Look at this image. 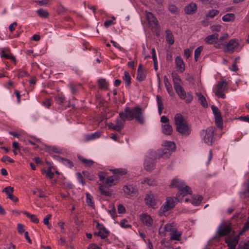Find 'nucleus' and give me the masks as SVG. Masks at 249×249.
<instances>
[{"label":"nucleus","instance_id":"obj_1","mask_svg":"<svg viewBox=\"0 0 249 249\" xmlns=\"http://www.w3.org/2000/svg\"><path fill=\"white\" fill-rule=\"evenodd\" d=\"M119 116L120 118L116 119L114 123H108L109 129L120 131L124 127V122L126 120H132L135 118L141 124L144 122L142 109L138 107L133 108L126 107L124 112L119 113Z\"/></svg>","mask_w":249,"mask_h":249},{"label":"nucleus","instance_id":"obj_2","mask_svg":"<svg viewBox=\"0 0 249 249\" xmlns=\"http://www.w3.org/2000/svg\"><path fill=\"white\" fill-rule=\"evenodd\" d=\"M170 186V187L177 188L178 190V193L177 194L175 199L179 202H181L182 201V198L180 197V195L182 194V192L184 193L185 195L192 193L191 188L185 184L183 180L178 178H175L173 179Z\"/></svg>","mask_w":249,"mask_h":249},{"label":"nucleus","instance_id":"obj_3","mask_svg":"<svg viewBox=\"0 0 249 249\" xmlns=\"http://www.w3.org/2000/svg\"><path fill=\"white\" fill-rule=\"evenodd\" d=\"M175 123L177 131L182 135H188L191 130L187 121L180 114H177L174 117Z\"/></svg>","mask_w":249,"mask_h":249},{"label":"nucleus","instance_id":"obj_4","mask_svg":"<svg viewBox=\"0 0 249 249\" xmlns=\"http://www.w3.org/2000/svg\"><path fill=\"white\" fill-rule=\"evenodd\" d=\"M229 89V85L225 79L219 81L213 89L215 95L222 99L226 98L225 92Z\"/></svg>","mask_w":249,"mask_h":249},{"label":"nucleus","instance_id":"obj_5","mask_svg":"<svg viewBox=\"0 0 249 249\" xmlns=\"http://www.w3.org/2000/svg\"><path fill=\"white\" fill-rule=\"evenodd\" d=\"M214 130V127L211 126L200 132V136L204 142L209 145L212 144Z\"/></svg>","mask_w":249,"mask_h":249},{"label":"nucleus","instance_id":"obj_6","mask_svg":"<svg viewBox=\"0 0 249 249\" xmlns=\"http://www.w3.org/2000/svg\"><path fill=\"white\" fill-rule=\"evenodd\" d=\"M231 230V226L230 224H228L226 222H223L217 229L216 236L221 237L226 236L230 233Z\"/></svg>","mask_w":249,"mask_h":249},{"label":"nucleus","instance_id":"obj_7","mask_svg":"<svg viewBox=\"0 0 249 249\" xmlns=\"http://www.w3.org/2000/svg\"><path fill=\"white\" fill-rule=\"evenodd\" d=\"M175 206L174 198L172 197H167L164 204L161 207L160 210V214L163 215L164 213L170 210Z\"/></svg>","mask_w":249,"mask_h":249},{"label":"nucleus","instance_id":"obj_8","mask_svg":"<svg viewBox=\"0 0 249 249\" xmlns=\"http://www.w3.org/2000/svg\"><path fill=\"white\" fill-rule=\"evenodd\" d=\"M239 48V43L238 40L236 39H232L229 41L228 43L225 47V52L231 53L237 50Z\"/></svg>","mask_w":249,"mask_h":249},{"label":"nucleus","instance_id":"obj_9","mask_svg":"<svg viewBox=\"0 0 249 249\" xmlns=\"http://www.w3.org/2000/svg\"><path fill=\"white\" fill-rule=\"evenodd\" d=\"M212 109L214 115L216 125L220 129L223 127V120L221 115V112L218 108L214 106H212Z\"/></svg>","mask_w":249,"mask_h":249},{"label":"nucleus","instance_id":"obj_10","mask_svg":"<svg viewBox=\"0 0 249 249\" xmlns=\"http://www.w3.org/2000/svg\"><path fill=\"white\" fill-rule=\"evenodd\" d=\"M232 235L226 238L225 242L230 247L228 249H235L236 246L238 243L239 236Z\"/></svg>","mask_w":249,"mask_h":249},{"label":"nucleus","instance_id":"obj_11","mask_svg":"<svg viewBox=\"0 0 249 249\" xmlns=\"http://www.w3.org/2000/svg\"><path fill=\"white\" fill-rule=\"evenodd\" d=\"M144 201L145 204L148 207L152 208H156L157 201L154 195L151 192H149L146 195Z\"/></svg>","mask_w":249,"mask_h":249},{"label":"nucleus","instance_id":"obj_12","mask_svg":"<svg viewBox=\"0 0 249 249\" xmlns=\"http://www.w3.org/2000/svg\"><path fill=\"white\" fill-rule=\"evenodd\" d=\"M146 18L149 25L152 28H158L159 22L156 17L151 13L145 12Z\"/></svg>","mask_w":249,"mask_h":249},{"label":"nucleus","instance_id":"obj_13","mask_svg":"<svg viewBox=\"0 0 249 249\" xmlns=\"http://www.w3.org/2000/svg\"><path fill=\"white\" fill-rule=\"evenodd\" d=\"M174 225L173 223L166 224L163 227L162 226L159 229V234L161 237H164L166 236V232H170L171 233L174 230Z\"/></svg>","mask_w":249,"mask_h":249},{"label":"nucleus","instance_id":"obj_14","mask_svg":"<svg viewBox=\"0 0 249 249\" xmlns=\"http://www.w3.org/2000/svg\"><path fill=\"white\" fill-rule=\"evenodd\" d=\"M123 191L126 197L133 196L137 192V189L133 185L129 184L124 185L123 188Z\"/></svg>","mask_w":249,"mask_h":249},{"label":"nucleus","instance_id":"obj_15","mask_svg":"<svg viewBox=\"0 0 249 249\" xmlns=\"http://www.w3.org/2000/svg\"><path fill=\"white\" fill-rule=\"evenodd\" d=\"M176 69L178 72L182 73L185 70V64L180 56H177L175 58Z\"/></svg>","mask_w":249,"mask_h":249},{"label":"nucleus","instance_id":"obj_16","mask_svg":"<svg viewBox=\"0 0 249 249\" xmlns=\"http://www.w3.org/2000/svg\"><path fill=\"white\" fill-rule=\"evenodd\" d=\"M140 218L142 222L147 226H151L153 224V219L150 215L146 213L140 215Z\"/></svg>","mask_w":249,"mask_h":249},{"label":"nucleus","instance_id":"obj_17","mask_svg":"<svg viewBox=\"0 0 249 249\" xmlns=\"http://www.w3.org/2000/svg\"><path fill=\"white\" fill-rule=\"evenodd\" d=\"M120 179L119 177L117 175H114L112 176L107 177L105 180V183L108 186H112L118 183Z\"/></svg>","mask_w":249,"mask_h":249},{"label":"nucleus","instance_id":"obj_18","mask_svg":"<svg viewBox=\"0 0 249 249\" xmlns=\"http://www.w3.org/2000/svg\"><path fill=\"white\" fill-rule=\"evenodd\" d=\"M182 234V232L181 231L175 229V230L170 233V240L171 241H179L181 239Z\"/></svg>","mask_w":249,"mask_h":249},{"label":"nucleus","instance_id":"obj_19","mask_svg":"<svg viewBox=\"0 0 249 249\" xmlns=\"http://www.w3.org/2000/svg\"><path fill=\"white\" fill-rule=\"evenodd\" d=\"M154 160L151 158H146L144 162V168L146 171H151L155 168Z\"/></svg>","mask_w":249,"mask_h":249},{"label":"nucleus","instance_id":"obj_20","mask_svg":"<svg viewBox=\"0 0 249 249\" xmlns=\"http://www.w3.org/2000/svg\"><path fill=\"white\" fill-rule=\"evenodd\" d=\"M146 78V71L142 68V65L140 64L137 70L136 79L139 82H142Z\"/></svg>","mask_w":249,"mask_h":249},{"label":"nucleus","instance_id":"obj_21","mask_svg":"<svg viewBox=\"0 0 249 249\" xmlns=\"http://www.w3.org/2000/svg\"><path fill=\"white\" fill-rule=\"evenodd\" d=\"M197 9L196 3L192 2L185 6L184 11L187 14L192 15L196 12Z\"/></svg>","mask_w":249,"mask_h":249},{"label":"nucleus","instance_id":"obj_22","mask_svg":"<svg viewBox=\"0 0 249 249\" xmlns=\"http://www.w3.org/2000/svg\"><path fill=\"white\" fill-rule=\"evenodd\" d=\"M54 173L57 175L59 174L58 171L53 165V164L48 162V177H49L50 178H53Z\"/></svg>","mask_w":249,"mask_h":249},{"label":"nucleus","instance_id":"obj_23","mask_svg":"<svg viewBox=\"0 0 249 249\" xmlns=\"http://www.w3.org/2000/svg\"><path fill=\"white\" fill-rule=\"evenodd\" d=\"M202 199V197L200 196H193L191 199L185 198V201L186 202H190L191 204L195 206L198 205Z\"/></svg>","mask_w":249,"mask_h":249},{"label":"nucleus","instance_id":"obj_24","mask_svg":"<svg viewBox=\"0 0 249 249\" xmlns=\"http://www.w3.org/2000/svg\"><path fill=\"white\" fill-rule=\"evenodd\" d=\"M218 34H214L213 35L207 36L205 38V41L206 43L209 44H213L217 42L218 40Z\"/></svg>","mask_w":249,"mask_h":249},{"label":"nucleus","instance_id":"obj_25","mask_svg":"<svg viewBox=\"0 0 249 249\" xmlns=\"http://www.w3.org/2000/svg\"><path fill=\"white\" fill-rule=\"evenodd\" d=\"M161 127L163 133L165 135L171 134L173 129L172 126L169 124H162Z\"/></svg>","mask_w":249,"mask_h":249},{"label":"nucleus","instance_id":"obj_26","mask_svg":"<svg viewBox=\"0 0 249 249\" xmlns=\"http://www.w3.org/2000/svg\"><path fill=\"white\" fill-rule=\"evenodd\" d=\"M170 155V152H169L168 149L166 148H163L162 150L159 151L158 157V158H168Z\"/></svg>","mask_w":249,"mask_h":249},{"label":"nucleus","instance_id":"obj_27","mask_svg":"<svg viewBox=\"0 0 249 249\" xmlns=\"http://www.w3.org/2000/svg\"><path fill=\"white\" fill-rule=\"evenodd\" d=\"M78 158L86 167H91L94 163L92 160L87 159L81 156H78Z\"/></svg>","mask_w":249,"mask_h":249},{"label":"nucleus","instance_id":"obj_28","mask_svg":"<svg viewBox=\"0 0 249 249\" xmlns=\"http://www.w3.org/2000/svg\"><path fill=\"white\" fill-rule=\"evenodd\" d=\"M163 81L166 89L169 94H171L172 93V86L170 83L167 76L165 75L163 77Z\"/></svg>","mask_w":249,"mask_h":249},{"label":"nucleus","instance_id":"obj_29","mask_svg":"<svg viewBox=\"0 0 249 249\" xmlns=\"http://www.w3.org/2000/svg\"><path fill=\"white\" fill-rule=\"evenodd\" d=\"M174 89L180 99L184 98V94H185L186 93L180 85H176L174 86Z\"/></svg>","mask_w":249,"mask_h":249},{"label":"nucleus","instance_id":"obj_30","mask_svg":"<svg viewBox=\"0 0 249 249\" xmlns=\"http://www.w3.org/2000/svg\"><path fill=\"white\" fill-rule=\"evenodd\" d=\"M196 95L197 96L198 101L201 104V105L204 107H207L208 104L204 96L201 93L199 92H197Z\"/></svg>","mask_w":249,"mask_h":249},{"label":"nucleus","instance_id":"obj_31","mask_svg":"<svg viewBox=\"0 0 249 249\" xmlns=\"http://www.w3.org/2000/svg\"><path fill=\"white\" fill-rule=\"evenodd\" d=\"M99 189L100 191V193L103 195L109 196L112 195L111 191L110 190L106 188L103 185H99Z\"/></svg>","mask_w":249,"mask_h":249},{"label":"nucleus","instance_id":"obj_32","mask_svg":"<svg viewBox=\"0 0 249 249\" xmlns=\"http://www.w3.org/2000/svg\"><path fill=\"white\" fill-rule=\"evenodd\" d=\"M163 145L165 147L164 148H166L170 152L171 151H173L176 148L175 144L173 142H164L163 143Z\"/></svg>","mask_w":249,"mask_h":249},{"label":"nucleus","instance_id":"obj_33","mask_svg":"<svg viewBox=\"0 0 249 249\" xmlns=\"http://www.w3.org/2000/svg\"><path fill=\"white\" fill-rule=\"evenodd\" d=\"M235 19V15L232 13H228L224 15L222 18V20L225 22L232 21Z\"/></svg>","mask_w":249,"mask_h":249},{"label":"nucleus","instance_id":"obj_34","mask_svg":"<svg viewBox=\"0 0 249 249\" xmlns=\"http://www.w3.org/2000/svg\"><path fill=\"white\" fill-rule=\"evenodd\" d=\"M86 202L88 206L91 208H94L93 197L89 193H86Z\"/></svg>","mask_w":249,"mask_h":249},{"label":"nucleus","instance_id":"obj_35","mask_svg":"<svg viewBox=\"0 0 249 249\" xmlns=\"http://www.w3.org/2000/svg\"><path fill=\"white\" fill-rule=\"evenodd\" d=\"M166 39L167 42L170 45H172L174 43V38L172 33L168 30L166 31Z\"/></svg>","mask_w":249,"mask_h":249},{"label":"nucleus","instance_id":"obj_36","mask_svg":"<svg viewBox=\"0 0 249 249\" xmlns=\"http://www.w3.org/2000/svg\"><path fill=\"white\" fill-rule=\"evenodd\" d=\"M142 184H147L149 186H155L156 185V182L154 179L144 178L142 180Z\"/></svg>","mask_w":249,"mask_h":249},{"label":"nucleus","instance_id":"obj_37","mask_svg":"<svg viewBox=\"0 0 249 249\" xmlns=\"http://www.w3.org/2000/svg\"><path fill=\"white\" fill-rule=\"evenodd\" d=\"M114 175H117L119 177L120 176H123L126 173V170L124 169H114L110 170Z\"/></svg>","mask_w":249,"mask_h":249},{"label":"nucleus","instance_id":"obj_38","mask_svg":"<svg viewBox=\"0 0 249 249\" xmlns=\"http://www.w3.org/2000/svg\"><path fill=\"white\" fill-rule=\"evenodd\" d=\"M123 80L126 84V86H129L131 84V77L129 72L127 71L124 72Z\"/></svg>","mask_w":249,"mask_h":249},{"label":"nucleus","instance_id":"obj_39","mask_svg":"<svg viewBox=\"0 0 249 249\" xmlns=\"http://www.w3.org/2000/svg\"><path fill=\"white\" fill-rule=\"evenodd\" d=\"M219 14V11L216 9H212L208 11L206 16L207 18H213Z\"/></svg>","mask_w":249,"mask_h":249},{"label":"nucleus","instance_id":"obj_40","mask_svg":"<svg viewBox=\"0 0 249 249\" xmlns=\"http://www.w3.org/2000/svg\"><path fill=\"white\" fill-rule=\"evenodd\" d=\"M99 88L103 89H107L108 86L107 82L104 79H100L98 80Z\"/></svg>","mask_w":249,"mask_h":249},{"label":"nucleus","instance_id":"obj_41","mask_svg":"<svg viewBox=\"0 0 249 249\" xmlns=\"http://www.w3.org/2000/svg\"><path fill=\"white\" fill-rule=\"evenodd\" d=\"M24 214H25L27 216L29 217L32 221L35 223H37L39 222L38 219L36 217V216L34 214H31L29 213L28 212L26 211H24L23 212Z\"/></svg>","mask_w":249,"mask_h":249},{"label":"nucleus","instance_id":"obj_42","mask_svg":"<svg viewBox=\"0 0 249 249\" xmlns=\"http://www.w3.org/2000/svg\"><path fill=\"white\" fill-rule=\"evenodd\" d=\"M203 50V47L199 46L197 47L195 51V59L197 61L198 58L200 55V54Z\"/></svg>","mask_w":249,"mask_h":249},{"label":"nucleus","instance_id":"obj_43","mask_svg":"<svg viewBox=\"0 0 249 249\" xmlns=\"http://www.w3.org/2000/svg\"><path fill=\"white\" fill-rule=\"evenodd\" d=\"M193 96L192 93L191 92H188L184 94V98H182V99L184 100L186 103H190L193 100Z\"/></svg>","mask_w":249,"mask_h":249},{"label":"nucleus","instance_id":"obj_44","mask_svg":"<svg viewBox=\"0 0 249 249\" xmlns=\"http://www.w3.org/2000/svg\"><path fill=\"white\" fill-rule=\"evenodd\" d=\"M156 100L158 106V109H163L164 106L161 97L160 95H157L156 97Z\"/></svg>","mask_w":249,"mask_h":249},{"label":"nucleus","instance_id":"obj_45","mask_svg":"<svg viewBox=\"0 0 249 249\" xmlns=\"http://www.w3.org/2000/svg\"><path fill=\"white\" fill-rule=\"evenodd\" d=\"M108 231L105 228H103L101 229L98 233V235L102 238L105 239L107 236Z\"/></svg>","mask_w":249,"mask_h":249},{"label":"nucleus","instance_id":"obj_46","mask_svg":"<svg viewBox=\"0 0 249 249\" xmlns=\"http://www.w3.org/2000/svg\"><path fill=\"white\" fill-rule=\"evenodd\" d=\"M249 230V215L248 218V220H247V222L245 223V224H244V225L243 227L242 231H241L239 232V235H242L244 232H245L247 231H248Z\"/></svg>","mask_w":249,"mask_h":249},{"label":"nucleus","instance_id":"obj_47","mask_svg":"<svg viewBox=\"0 0 249 249\" xmlns=\"http://www.w3.org/2000/svg\"><path fill=\"white\" fill-rule=\"evenodd\" d=\"M2 192H5L9 196V195H11L14 192V188L11 186H7L3 189Z\"/></svg>","mask_w":249,"mask_h":249},{"label":"nucleus","instance_id":"obj_48","mask_svg":"<svg viewBox=\"0 0 249 249\" xmlns=\"http://www.w3.org/2000/svg\"><path fill=\"white\" fill-rule=\"evenodd\" d=\"M48 152L51 153V152H54L56 153L61 152V150L59 148L54 146H48Z\"/></svg>","mask_w":249,"mask_h":249},{"label":"nucleus","instance_id":"obj_49","mask_svg":"<svg viewBox=\"0 0 249 249\" xmlns=\"http://www.w3.org/2000/svg\"><path fill=\"white\" fill-rule=\"evenodd\" d=\"M172 79L173 81L174 82V86H175L177 85H180L179 82H180V78L176 74H172Z\"/></svg>","mask_w":249,"mask_h":249},{"label":"nucleus","instance_id":"obj_50","mask_svg":"<svg viewBox=\"0 0 249 249\" xmlns=\"http://www.w3.org/2000/svg\"><path fill=\"white\" fill-rule=\"evenodd\" d=\"M168 10L173 14H177L178 12V8L175 5L173 4L169 5Z\"/></svg>","mask_w":249,"mask_h":249},{"label":"nucleus","instance_id":"obj_51","mask_svg":"<svg viewBox=\"0 0 249 249\" xmlns=\"http://www.w3.org/2000/svg\"><path fill=\"white\" fill-rule=\"evenodd\" d=\"M61 161L63 164L65 165L66 166H67L70 168L72 167V166H73V164H72V162L71 160H69L62 159Z\"/></svg>","mask_w":249,"mask_h":249},{"label":"nucleus","instance_id":"obj_52","mask_svg":"<svg viewBox=\"0 0 249 249\" xmlns=\"http://www.w3.org/2000/svg\"><path fill=\"white\" fill-rule=\"evenodd\" d=\"M221 28L222 26L219 24L213 25L211 27V29L213 32H219L221 31Z\"/></svg>","mask_w":249,"mask_h":249},{"label":"nucleus","instance_id":"obj_53","mask_svg":"<svg viewBox=\"0 0 249 249\" xmlns=\"http://www.w3.org/2000/svg\"><path fill=\"white\" fill-rule=\"evenodd\" d=\"M2 54L1 55L2 57H3L5 58L6 59H10L14 62L15 64L16 63V58L15 56H14L13 55H9L8 54L5 53L4 51H2Z\"/></svg>","mask_w":249,"mask_h":249},{"label":"nucleus","instance_id":"obj_54","mask_svg":"<svg viewBox=\"0 0 249 249\" xmlns=\"http://www.w3.org/2000/svg\"><path fill=\"white\" fill-rule=\"evenodd\" d=\"M76 177H77L78 181L80 183H81L83 185H85L86 184V182L84 181V180L83 179V178L81 174L80 173H77L76 174Z\"/></svg>","mask_w":249,"mask_h":249},{"label":"nucleus","instance_id":"obj_55","mask_svg":"<svg viewBox=\"0 0 249 249\" xmlns=\"http://www.w3.org/2000/svg\"><path fill=\"white\" fill-rule=\"evenodd\" d=\"M37 13L41 18H46L47 17V12L42 9L38 10Z\"/></svg>","mask_w":249,"mask_h":249},{"label":"nucleus","instance_id":"obj_56","mask_svg":"<svg viewBox=\"0 0 249 249\" xmlns=\"http://www.w3.org/2000/svg\"><path fill=\"white\" fill-rule=\"evenodd\" d=\"M120 225L122 227L124 228H129L131 227V226L127 223V220L124 219L120 221Z\"/></svg>","mask_w":249,"mask_h":249},{"label":"nucleus","instance_id":"obj_57","mask_svg":"<svg viewBox=\"0 0 249 249\" xmlns=\"http://www.w3.org/2000/svg\"><path fill=\"white\" fill-rule=\"evenodd\" d=\"M1 160L4 162H6V161H8L10 163H14L15 161L14 160L11 159L9 157L7 156H3L1 159Z\"/></svg>","mask_w":249,"mask_h":249},{"label":"nucleus","instance_id":"obj_58","mask_svg":"<svg viewBox=\"0 0 249 249\" xmlns=\"http://www.w3.org/2000/svg\"><path fill=\"white\" fill-rule=\"evenodd\" d=\"M13 147L14 148V149L13 150L14 155H16L18 154V153L17 152V150L19 149V145L18 143L17 142H14L13 143Z\"/></svg>","mask_w":249,"mask_h":249},{"label":"nucleus","instance_id":"obj_59","mask_svg":"<svg viewBox=\"0 0 249 249\" xmlns=\"http://www.w3.org/2000/svg\"><path fill=\"white\" fill-rule=\"evenodd\" d=\"M152 57L154 61V64L156 65V63H157V59L156 57V50L155 48H153L152 49Z\"/></svg>","mask_w":249,"mask_h":249},{"label":"nucleus","instance_id":"obj_60","mask_svg":"<svg viewBox=\"0 0 249 249\" xmlns=\"http://www.w3.org/2000/svg\"><path fill=\"white\" fill-rule=\"evenodd\" d=\"M118 212L119 213H124L125 212V207L121 204L118 206Z\"/></svg>","mask_w":249,"mask_h":249},{"label":"nucleus","instance_id":"obj_61","mask_svg":"<svg viewBox=\"0 0 249 249\" xmlns=\"http://www.w3.org/2000/svg\"><path fill=\"white\" fill-rule=\"evenodd\" d=\"M17 229L18 233L20 234H22L24 232V226L21 224H18Z\"/></svg>","mask_w":249,"mask_h":249},{"label":"nucleus","instance_id":"obj_62","mask_svg":"<svg viewBox=\"0 0 249 249\" xmlns=\"http://www.w3.org/2000/svg\"><path fill=\"white\" fill-rule=\"evenodd\" d=\"M100 135L98 132H95L94 133L92 134L90 136H89V137L88 138L89 140H93L95 139H96L97 138H99L100 137Z\"/></svg>","mask_w":249,"mask_h":249},{"label":"nucleus","instance_id":"obj_63","mask_svg":"<svg viewBox=\"0 0 249 249\" xmlns=\"http://www.w3.org/2000/svg\"><path fill=\"white\" fill-rule=\"evenodd\" d=\"M70 89L71 90V92L72 93H75L77 91V87L76 85H74L73 83H71L70 84Z\"/></svg>","mask_w":249,"mask_h":249},{"label":"nucleus","instance_id":"obj_64","mask_svg":"<svg viewBox=\"0 0 249 249\" xmlns=\"http://www.w3.org/2000/svg\"><path fill=\"white\" fill-rule=\"evenodd\" d=\"M88 249H102L101 247L95 244H90L89 245Z\"/></svg>","mask_w":249,"mask_h":249}]
</instances>
